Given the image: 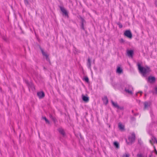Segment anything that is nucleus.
Instances as JSON below:
<instances>
[{"mask_svg": "<svg viewBox=\"0 0 157 157\" xmlns=\"http://www.w3.org/2000/svg\"><path fill=\"white\" fill-rule=\"evenodd\" d=\"M106 1L107 3L109 5V2L111 1V0H106Z\"/></svg>", "mask_w": 157, "mask_h": 157, "instance_id": "e433bc0d", "label": "nucleus"}, {"mask_svg": "<svg viewBox=\"0 0 157 157\" xmlns=\"http://www.w3.org/2000/svg\"><path fill=\"white\" fill-rule=\"evenodd\" d=\"M68 116L69 117H69H69V114L68 115Z\"/></svg>", "mask_w": 157, "mask_h": 157, "instance_id": "e2e57ef3", "label": "nucleus"}, {"mask_svg": "<svg viewBox=\"0 0 157 157\" xmlns=\"http://www.w3.org/2000/svg\"><path fill=\"white\" fill-rule=\"evenodd\" d=\"M146 79L148 83L151 84H154L156 81V78L155 77L152 75H150L147 78H146Z\"/></svg>", "mask_w": 157, "mask_h": 157, "instance_id": "39448f33", "label": "nucleus"}, {"mask_svg": "<svg viewBox=\"0 0 157 157\" xmlns=\"http://www.w3.org/2000/svg\"><path fill=\"white\" fill-rule=\"evenodd\" d=\"M153 147H154V150H155V149H156L155 146H153Z\"/></svg>", "mask_w": 157, "mask_h": 157, "instance_id": "3c124183", "label": "nucleus"}, {"mask_svg": "<svg viewBox=\"0 0 157 157\" xmlns=\"http://www.w3.org/2000/svg\"><path fill=\"white\" fill-rule=\"evenodd\" d=\"M116 23L119 26V27L120 28H122L123 25L120 22H116Z\"/></svg>", "mask_w": 157, "mask_h": 157, "instance_id": "a878e982", "label": "nucleus"}, {"mask_svg": "<svg viewBox=\"0 0 157 157\" xmlns=\"http://www.w3.org/2000/svg\"><path fill=\"white\" fill-rule=\"evenodd\" d=\"M137 66L139 72L144 77H147V75L151 71L150 67L147 66H143L140 63H137Z\"/></svg>", "mask_w": 157, "mask_h": 157, "instance_id": "f257e3e1", "label": "nucleus"}, {"mask_svg": "<svg viewBox=\"0 0 157 157\" xmlns=\"http://www.w3.org/2000/svg\"><path fill=\"white\" fill-rule=\"evenodd\" d=\"M112 85L115 89H119L121 86V84L117 83L116 82H112Z\"/></svg>", "mask_w": 157, "mask_h": 157, "instance_id": "9d476101", "label": "nucleus"}, {"mask_svg": "<svg viewBox=\"0 0 157 157\" xmlns=\"http://www.w3.org/2000/svg\"><path fill=\"white\" fill-rule=\"evenodd\" d=\"M77 17L80 20L79 23L80 29L82 30H85V26L86 23V21L85 19V17H82L81 15L77 16Z\"/></svg>", "mask_w": 157, "mask_h": 157, "instance_id": "f03ea898", "label": "nucleus"}, {"mask_svg": "<svg viewBox=\"0 0 157 157\" xmlns=\"http://www.w3.org/2000/svg\"><path fill=\"white\" fill-rule=\"evenodd\" d=\"M139 114L138 113H135L134 114V116H136Z\"/></svg>", "mask_w": 157, "mask_h": 157, "instance_id": "37998d69", "label": "nucleus"}, {"mask_svg": "<svg viewBox=\"0 0 157 157\" xmlns=\"http://www.w3.org/2000/svg\"><path fill=\"white\" fill-rule=\"evenodd\" d=\"M135 39L137 41H138L139 40V39L138 38H135Z\"/></svg>", "mask_w": 157, "mask_h": 157, "instance_id": "de8ad7c7", "label": "nucleus"}, {"mask_svg": "<svg viewBox=\"0 0 157 157\" xmlns=\"http://www.w3.org/2000/svg\"><path fill=\"white\" fill-rule=\"evenodd\" d=\"M79 136H80V138H81V139L82 140H84V138L82 136L81 134V133H80L79 134Z\"/></svg>", "mask_w": 157, "mask_h": 157, "instance_id": "72a5a7b5", "label": "nucleus"}, {"mask_svg": "<svg viewBox=\"0 0 157 157\" xmlns=\"http://www.w3.org/2000/svg\"><path fill=\"white\" fill-rule=\"evenodd\" d=\"M116 73L119 74H121L123 73V70L120 66H118L116 70Z\"/></svg>", "mask_w": 157, "mask_h": 157, "instance_id": "4468645a", "label": "nucleus"}, {"mask_svg": "<svg viewBox=\"0 0 157 157\" xmlns=\"http://www.w3.org/2000/svg\"><path fill=\"white\" fill-rule=\"evenodd\" d=\"M111 80L112 81V82H113V79L112 78H111Z\"/></svg>", "mask_w": 157, "mask_h": 157, "instance_id": "09e8293b", "label": "nucleus"}, {"mask_svg": "<svg viewBox=\"0 0 157 157\" xmlns=\"http://www.w3.org/2000/svg\"><path fill=\"white\" fill-rule=\"evenodd\" d=\"M102 100L103 101V103L105 105H106L108 104L109 101L106 96H104V98H102Z\"/></svg>", "mask_w": 157, "mask_h": 157, "instance_id": "dca6fc26", "label": "nucleus"}, {"mask_svg": "<svg viewBox=\"0 0 157 157\" xmlns=\"http://www.w3.org/2000/svg\"><path fill=\"white\" fill-rule=\"evenodd\" d=\"M154 151L155 154L157 155V151L156 149H155V150H154Z\"/></svg>", "mask_w": 157, "mask_h": 157, "instance_id": "a19ab883", "label": "nucleus"}, {"mask_svg": "<svg viewBox=\"0 0 157 157\" xmlns=\"http://www.w3.org/2000/svg\"><path fill=\"white\" fill-rule=\"evenodd\" d=\"M132 113H134V110H132Z\"/></svg>", "mask_w": 157, "mask_h": 157, "instance_id": "5fc2aeb1", "label": "nucleus"}, {"mask_svg": "<svg viewBox=\"0 0 157 157\" xmlns=\"http://www.w3.org/2000/svg\"><path fill=\"white\" fill-rule=\"evenodd\" d=\"M44 69L45 70L46 69V68L45 67H44Z\"/></svg>", "mask_w": 157, "mask_h": 157, "instance_id": "4d7b16f0", "label": "nucleus"}, {"mask_svg": "<svg viewBox=\"0 0 157 157\" xmlns=\"http://www.w3.org/2000/svg\"><path fill=\"white\" fill-rule=\"evenodd\" d=\"M20 29L21 31L23 30L21 27H20Z\"/></svg>", "mask_w": 157, "mask_h": 157, "instance_id": "603ef678", "label": "nucleus"}, {"mask_svg": "<svg viewBox=\"0 0 157 157\" xmlns=\"http://www.w3.org/2000/svg\"><path fill=\"white\" fill-rule=\"evenodd\" d=\"M1 132H0V134H1Z\"/></svg>", "mask_w": 157, "mask_h": 157, "instance_id": "338daca9", "label": "nucleus"}, {"mask_svg": "<svg viewBox=\"0 0 157 157\" xmlns=\"http://www.w3.org/2000/svg\"><path fill=\"white\" fill-rule=\"evenodd\" d=\"M119 42L121 44H124L125 43V40L122 38L121 39L119 40Z\"/></svg>", "mask_w": 157, "mask_h": 157, "instance_id": "c756f323", "label": "nucleus"}, {"mask_svg": "<svg viewBox=\"0 0 157 157\" xmlns=\"http://www.w3.org/2000/svg\"><path fill=\"white\" fill-rule=\"evenodd\" d=\"M122 157H130V155L128 153H125L123 155Z\"/></svg>", "mask_w": 157, "mask_h": 157, "instance_id": "cd10ccee", "label": "nucleus"}, {"mask_svg": "<svg viewBox=\"0 0 157 157\" xmlns=\"http://www.w3.org/2000/svg\"><path fill=\"white\" fill-rule=\"evenodd\" d=\"M118 127L119 129L121 131H124L125 130L124 125L121 122H120L118 123Z\"/></svg>", "mask_w": 157, "mask_h": 157, "instance_id": "2eb2a0df", "label": "nucleus"}, {"mask_svg": "<svg viewBox=\"0 0 157 157\" xmlns=\"http://www.w3.org/2000/svg\"><path fill=\"white\" fill-rule=\"evenodd\" d=\"M86 121L88 122V120L87 119H86Z\"/></svg>", "mask_w": 157, "mask_h": 157, "instance_id": "13d9d810", "label": "nucleus"}, {"mask_svg": "<svg viewBox=\"0 0 157 157\" xmlns=\"http://www.w3.org/2000/svg\"><path fill=\"white\" fill-rule=\"evenodd\" d=\"M145 96H146V94H145Z\"/></svg>", "mask_w": 157, "mask_h": 157, "instance_id": "680f3d73", "label": "nucleus"}, {"mask_svg": "<svg viewBox=\"0 0 157 157\" xmlns=\"http://www.w3.org/2000/svg\"><path fill=\"white\" fill-rule=\"evenodd\" d=\"M49 117L51 119H52V118H53L54 117L52 116V114H50Z\"/></svg>", "mask_w": 157, "mask_h": 157, "instance_id": "ea45409f", "label": "nucleus"}, {"mask_svg": "<svg viewBox=\"0 0 157 157\" xmlns=\"http://www.w3.org/2000/svg\"><path fill=\"white\" fill-rule=\"evenodd\" d=\"M69 2H70L71 3L72 2V1H69Z\"/></svg>", "mask_w": 157, "mask_h": 157, "instance_id": "052dcab7", "label": "nucleus"}, {"mask_svg": "<svg viewBox=\"0 0 157 157\" xmlns=\"http://www.w3.org/2000/svg\"><path fill=\"white\" fill-rule=\"evenodd\" d=\"M94 69H95V70H97V68H96V67H94Z\"/></svg>", "mask_w": 157, "mask_h": 157, "instance_id": "6e6d98bb", "label": "nucleus"}, {"mask_svg": "<svg viewBox=\"0 0 157 157\" xmlns=\"http://www.w3.org/2000/svg\"><path fill=\"white\" fill-rule=\"evenodd\" d=\"M21 33L24 34L25 33L23 30H22L21 32Z\"/></svg>", "mask_w": 157, "mask_h": 157, "instance_id": "c03bdc74", "label": "nucleus"}, {"mask_svg": "<svg viewBox=\"0 0 157 157\" xmlns=\"http://www.w3.org/2000/svg\"><path fill=\"white\" fill-rule=\"evenodd\" d=\"M83 80L84 81L86 82L88 84L90 83V82L89 80V78L87 76H85L82 78Z\"/></svg>", "mask_w": 157, "mask_h": 157, "instance_id": "5701e85b", "label": "nucleus"}, {"mask_svg": "<svg viewBox=\"0 0 157 157\" xmlns=\"http://www.w3.org/2000/svg\"><path fill=\"white\" fill-rule=\"evenodd\" d=\"M114 147L117 149H119L120 147L119 143L117 141H115L113 143Z\"/></svg>", "mask_w": 157, "mask_h": 157, "instance_id": "412c9836", "label": "nucleus"}, {"mask_svg": "<svg viewBox=\"0 0 157 157\" xmlns=\"http://www.w3.org/2000/svg\"><path fill=\"white\" fill-rule=\"evenodd\" d=\"M137 157H144L142 154H138L137 155Z\"/></svg>", "mask_w": 157, "mask_h": 157, "instance_id": "7c9ffc66", "label": "nucleus"}, {"mask_svg": "<svg viewBox=\"0 0 157 157\" xmlns=\"http://www.w3.org/2000/svg\"><path fill=\"white\" fill-rule=\"evenodd\" d=\"M130 119L132 121H134L136 120V118L134 117L131 116Z\"/></svg>", "mask_w": 157, "mask_h": 157, "instance_id": "c85d7f7f", "label": "nucleus"}, {"mask_svg": "<svg viewBox=\"0 0 157 157\" xmlns=\"http://www.w3.org/2000/svg\"><path fill=\"white\" fill-rule=\"evenodd\" d=\"M37 95L39 99H42L45 96V93L43 91L38 92L37 93Z\"/></svg>", "mask_w": 157, "mask_h": 157, "instance_id": "f8f14e48", "label": "nucleus"}, {"mask_svg": "<svg viewBox=\"0 0 157 157\" xmlns=\"http://www.w3.org/2000/svg\"><path fill=\"white\" fill-rule=\"evenodd\" d=\"M52 120L54 124H56V123L58 122V121L55 117H54L52 119Z\"/></svg>", "mask_w": 157, "mask_h": 157, "instance_id": "bb28decb", "label": "nucleus"}, {"mask_svg": "<svg viewBox=\"0 0 157 157\" xmlns=\"http://www.w3.org/2000/svg\"><path fill=\"white\" fill-rule=\"evenodd\" d=\"M141 139H138V143L139 144H140V145H141Z\"/></svg>", "mask_w": 157, "mask_h": 157, "instance_id": "c9c22d12", "label": "nucleus"}, {"mask_svg": "<svg viewBox=\"0 0 157 157\" xmlns=\"http://www.w3.org/2000/svg\"><path fill=\"white\" fill-rule=\"evenodd\" d=\"M35 46H36V47H39V48L40 49V50L41 51V52L42 53V55H43L44 54H45L46 53L45 52H44V50L42 48L40 45V44H39L38 43H36L35 44Z\"/></svg>", "mask_w": 157, "mask_h": 157, "instance_id": "aec40b11", "label": "nucleus"}, {"mask_svg": "<svg viewBox=\"0 0 157 157\" xmlns=\"http://www.w3.org/2000/svg\"><path fill=\"white\" fill-rule=\"evenodd\" d=\"M42 119L45 121V123L48 124H50V122L45 117H42Z\"/></svg>", "mask_w": 157, "mask_h": 157, "instance_id": "4be33fe9", "label": "nucleus"}, {"mask_svg": "<svg viewBox=\"0 0 157 157\" xmlns=\"http://www.w3.org/2000/svg\"><path fill=\"white\" fill-rule=\"evenodd\" d=\"M155 5L157 7V0H155Z\"/></svg>", "mask_w": 157, "mask_h": 157, "instance_id": "58836bf2", "label": "nucleus"}, {"mask_svg": "<svg viewBox=\"0 0 157 157\" xmlns=\"http://www.w3.org/2000/svg\"><path fill=\"white\" fill-rule=\"evenodd\" d=\"M123 35L124 36L130 39H132L133 36L132 33L130 29L125 30L124 31Z\"/></svg>", "mask_w": 157, "mask_h": 157, "instance_id": "20e7f679", "label": "nucleus"}, {"mask_svg": "<svg viewBox=\"0 0 157 157\" xmlns=\"http://www.w3.org/2000/svg\"><path fill=\"white\" fill-rule=\"evenodd\" d=\"M87 65L88 68L90 70H91V59L89 57L88 58L87 60Z\"/></svg>", "mask_w": 157, "mask_h": 157, "instance_id": "f3484780", "label": "nucleus"}, {"mask_svg": "<svg viewBox=\"0 0 157 157\" xmlns=\"http://www.w3.org/2000/svg\"><path fill=\"white\" fill-rule=\"evenodd\" d=\"M82 100L85 103L88 102L89 100V98L87 94L84 95L82 94Z\"/></svg>", "mask_w": 157, "mask_h": 157, "instance_id": "9b49d317", "label": "nucleus"}, {"mask_svg": "<svg viewBox=\"0 0 157 157\" xmlns=\"http://www.w3.org/2000/svg\"><path fill=\"white\" fill-rule=\"evenodd\" d=\"M152 115H153V114H151V116Z\"/></svg>", "mask_w": 157, "mask_h": 157, "instance_id": "0e129e2a", "label": "nucleus"}, {"mask_svg": "<svg viewBox=\"0 0 157 157\" xmlns=\"http://www.w3.org/2000/svg\"><path fill=\"white\" fill-rule=\"evenodd\" d=\"M25 82L28 86L29 91L30 88L32 90H33V89L34 90H35V86L33 82H29L27 80H25Z\"/></svg>", "mask_w": 157, "mask_h": 157, "instance_id": "6e6552de", "label": "nucleus"}, {"mask_svg": "<svg viewBox=\"0 0 157 157\" xmlns=\"http://www.w3.org/2000/svg\"><path fill=\"white\" fill-rule=\"evenodd\" d=\"M156 124H157V121L156 122Z\"/></svg>", "mask_w": 157, "mask_h": 157, "instance_id": "69168bd1", "label": "nucleus"}, {"mask_svg": "<svg viewBox=\"0 0 157 157\" xmlns=\"http://www.w3.org/2000/svg\"><path fill=\"white\" fill-rule=\"evenodd\" d=\"M151 104V102H148L147 101H145L144 103V109H145L147 108L148 107L150 106Z\"/></svg>", "mask_w": 157, "mask_h": 157, "instance_id": "a211bd4d", "label": "nucleus"}, {"mask_svg": "<svg viewBox=\"0 0 157 157\" xmlns=\"http://www.w3.org/2000/svg\"><path fill=\"white\" fill-rule=\"evenodd\" d=\"M124 91L129 94L132 95L133 94V93L131 90H129V89H127L126 88L124 89Z\"/></svg>", "mask_w": 157, "mask_h": 157, "instance_id": "b1692460", "label": "nucleus"}, {"mask_svg": "<svg viewBox=\"0 0 157 157\" xmlns=\"http://www.w3.org/2000/svg\"><path fill=\"white\" fill-rule=\"evenodd\" d=\"M152 123H153L154 124H155V123H156V122H155V121H154L152 122Z\"/></svg>", "mask_w": 157, "mask_h": 157, "instance_id": "864d4df0", "label": "nucleus"}, {"mask_svg": "<svg viewBox=\"0 0 157 157\" xmlns=\"http://www.w3.org/2000/svg\"><path fill=\"white\" fill-rule=\"evenodd\" d=\"M152 155V153H151V154L149 155V157H151Z\"/></svg>", "mask_w": 157, "mask_h": 157, "instance_id": "49530a36", "label": "nucleus"}, {"mask_svg": "<svg viewBox=\"0 0 157 157\" xmlns=\"http://www.w3.org/2000/svg\"><path fill=\"white\" fill-rule=\"evenodd\" d=\"M24 1L26 6H30V4L29 3L28 0H24Z\"/></svg>", "mask_w": 157, "mask_h": 157, "instance_id": "393cba45", "label": "nucleus"}, {"mask_svg": "<svg viewBox=\"0 0 157 157\" xmlns=\"http://www.w3.org/2000/svg\"><path fill=\"white\" fill-rule=\"evenodd\" d=\"M155 90L156 94H157V86L155 88Z\"/></svg>", "mask_w": 157, "mask_h": 157, "instance_id": "4c0bfd02", "label": "nucleus"}, {"mask_svg": "<svg viewBox=\"0 0 157 157\" xmlns=\"http://www.w3.org/2000/svg\"><path fill=\"white\" fill-rule=\"evenodd\" d=\"M58 7L62 12L63 16L68 18L69 16L68 14V12L67 10L63 6H59Z\"/></svg>", "mask_w": 157, "mask_h": 157, "instance_id": "7ed1b4c3", "label": "nucleus"}, {"mask_svg": "<svg viewBox=\"0 0 157 157\" xmlns=\"http://www.w3.org/2000/svg\"><path fill=\"white\" fill-rule=\"evenodd\" d=\"M43 56H44L45 57V59L47 61H48L50 64H51V61L49 58V56L46 53L43 55Z\"/></svg>", "mask_w": 157, "mask_h": 157, "instance_id": "6ab92c4d", "label": "nucleus"}, {"mask_svg": "<svg viewBox=\"0 0 157 157\" xmlns=\"http://www.w3.org/2000/svg\"><path fill=\"white\" fill-rule=\"evenodd\" d=\"M127 55L129 57H133L134 54V50L132 49H127L126 51Z\"/></svg>", "mask_w": 157, "mask_h": 157, "instance_id": "1a4fd4ad", "label": "nucleus"}, {"mask_svg": "<svg viewBox=\"0 0 157 157\" xmlns=\"http://www.w3.org/2000/svg\"><path fill=\"white\" fill-rule=\"evenodd\" d=\"M2 39H3L5 41L7 42L8 41V39L6 38L5 37L3 36L2 37Z\"/></svg>", "mask_w": 157, "mask_h": 157, "instance_id": "f704fd0d", "label": "nucleus"}, {"mask_svg": "<svg viewBox=\"0 0 157 157\" xmlns=\"http://www.w3.org/2000/svg\"><path fill=\"white\" fill-rule=\"evenodd\" d=\"M135 138L136 136L135 133L134 132L132 133L131 135V136H129L128 137V140L130 142H128L127 141V140H126V142L127 143V144H132V142L135 141Z\"/></svg>", "mask_w": 157, "mask_h": 157, "instance_id": "423d86ee", "label": "nucleus"}, {"mask_svg": "<svg viewBox=\"0 0 157 157\" xmlns=\"http://www.w3.org/2000/svg\"><path fill=\"white\" fill-rule=\"evenodd\" d=\"M64 115L65 116H66V113H64Z\"/></svg>", "mask_w": 157, "mask_h": 157, "instance_id": "bf43d9fd", "label": "nucleus"}, {"mask_svg": "<svg viewBox=\"0 0 157 157\" xmlns=\"http://www.w3.org/2000/svg\"><path fill=\"white\" fill-rule=\"evenodd\" d=\"M143 93V92L142 91H139L138 92H137L136 94V96H137V94H138V93H140V94H141H141H142Z\"/></svg>", "mask_w": 157, "mask_h": 157, "instance_id": "473e14b6", "label": "nucleus"}, {"mask_svg": "<svg viewBox=\"0 0 157 157\" xmlns=\"http://www.w3.org/2000/svg\"><path fill=\"white\" fill-rule=\"evenodd\" d=\"M111 102L113 106L115 108H116L117 109H120L121 110H124V107L123 106H120L117 103L113 101V100H111Z\"/></svg>", "mask_w": 157, "mask_h": 157, "instance_id": "0eeeda50", "label": "nucleus"}, {"mask_svg": "<svg viewBox=\"0 0 157 157\" xmlns=\"http://www.w3.org/2000/svg\"><path fill=\"white\" fill-rule=\"evenodd\" d=\"M0 90L1 92H2V90L1 88L0 87Z\"/></svg>", "mask_w": 157, "mask_h": 157, "instance_id": "8fccbe9b", "label": "nucleus"}, {"mask_svg": "<svg viewBox=\"0 0 157 157\" xmlns=\"http://www.w3.org/2000/svg\"><path fill=\"white\" fill-rule=\"evenodd\" d=\"M58 130L59 133L61 134L63 137H65L66 136V133L63 129L62 128H59L58 129Z\"/></svg>", "mask_w": 157, "mask_h": 157, "instance_id": "ddd939ff", "label": "nucleus"}, {"mask_svg": "<svg viewBox=\"0 0 157 157\" xmlns=\"http://www.w3.org/2000/svg\"><path fill=\"white\" fill-rule=\"evenodd\" d=\"M83 30L85 31V33L86 34L87 33V31L86 30L85 28V30Z\"/></svg>", "mask_w": 157, "mask_h": 157, "instance_id": "a18cd8bd", "label": "nucleus"}, {"mask_svg": "<svg viewBox=\"0 0 157 157\" xmlns=\"http://www.w3.org/2000/svg\"><path fill=\"white\" fill-rule=\"evenodd\" d=\"M33 73L36 76L37 75V73L35 71H34L33 72Z\"/></svg>", "mask_w": 157, "mask_h": 157, "instance_id": "79ce46f5", "label": "nucleus"}, {"mask_svg": "<svg viewBox=\"0 0 157 157\" xmlns=\"http://www.w3.org/2000/svg\"><path fill=\"white\" fill-rule=\"evenodd\" d=\"M86 151H88L89 152H92V150L90 147H89L88 148H87Z\"/></svg>", "mask_w": 157, "mask_h": 157, "instance_id": "2f4dec72", "label": "nucleus"}]
</instances>
